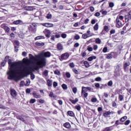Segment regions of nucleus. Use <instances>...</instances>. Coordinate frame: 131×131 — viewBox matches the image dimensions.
<instances>
[{"label":"nucleus","instance_id":"nucleus-22","mask_svg":"<svg viewBox=\"0 0 131 131\" xmlns=\"http://www.w3.org/2000/svg\"><path fill=\"white\" fill-rule=\"evenodd\" d=\"M35 45L37 46V47H43V46H45V42H36Z\"/></svg>","mask_w":131,"mask_h":131},{"label":"nucleus","instance_id":"nucleus-55","mask_svg":"<svg viewBox=\"0 0 131 131\" xmlns=\"http://www.w3.org/2000/svg\"><path fill=\"white\" fill-rule=\"evenodd\" d=\"M108 5L110 8H113V7H114V3L113 2H110Z\"/></svg>","mask_w":131,"mask_h":131},{"label":"nucleus","instance_id":"nucleus-18","mask_svg":"<svg viewBox=\"0 0 131 131\" xmlns=\"http://www.w3.org/2000/svg\"><path fill=\"white\" fill-rule=\"evenodd\" d=\"M47 85L48 86H52V85H53V80H51V79H48L47 80Z\"/></svg>","mask_w":131,"mask_h":131},{"label":"nucleus","instance_id":"nucleus-10","mask_svg":"<svg viewBox=\"0 0 131 131\" xmlns=\"http://www.w3.org/2000/svg\"><path fill=\"white\" fill-rule=\"evenodd\" d=\"M129 20H131V10L125 16V22H128Z\"/></svg>","mask_w":131,"mask_h":131},{"label":"nucleus","instance_id":"nucleus-29","mask_svg":"<svg viewBox=\"0 0 131 131\" xmlns=\"http://www.w3.org/2000/svg\"><path fill=\"white\" fill-rule=\"evenodd\" d=\"M103 30H104V31H105V32L108 33V32H109L110 29H109V27H108L107 26H104Z\"/></svg>","mask_w":131,"mask_h":131},{"label":"nucleus","instance_id":"nucleus-16","mask_svg":"<svg viewBox=\"0 0 131 131\" xmlns=\"http://www.w3.org/2000/svg\"><path fill=\"white\" fill-rule=\"evenodd\" d=\"M126 119H127V116H124L120 119V121H121L122 123H124L123 122H125Z\"/></svg>","mask_w":131,"mask_h":131},{"label":"nucleus","instance_id":"nucleus-63","mask_svg":"<svg viewBox=\"0 0 131 131\" xmlns=\"http://www.w3.org/2000/svg\"><path fill=\"white\" fill-rule=\"evenodd\" d=\"M95 88H97V89H100V84L99 83H95Z\"/></svg>","mask_w":131,"mask_h":131},{"label":"nucleus","instance_id":"nucleus-35","mask_svg":"<svg viewBox=\"0 0 131 131\" xmlns=\"http://www.w3.org/2000/svg\"><path fill=\"white\" fill-rule=\"evenodd\" d=\"M86 92H88L87 87H82L81 93H86Z\"/></svg>","mask_w":131,"mask_h":131},{"label":"nucleus","instance_id":"nucleus-57","mask_svg":"<svg viewBox=\"0 0 131 131\" xmlns=\"http://www.w3.org/2000/svg\"><path fill=\"white\" fill-rule=\"evenodd\" d=\"M73 93H74V94H76V93H77V88H76V87H74L73 89Z\"/></svg>","mask_w":131,"mask_h":131},{"label":"nucleus","instance_id":"nucleus-7","mask_svg":"<svg viewBox=\"0 0 131 131\" xmlns=\"http://www.w3.org/2000/svg\"><path fill=\"white\" fill-rule=\"evenodd\" d=\"M29 31L32 32V33H35L36 32V25L33 23L32 26H30L29 28Z\"/></svg>","mask_w":131,"mask_h":131},{"label":"nucleus","instance_id":"nucleus-48","mask_svg":"<svg viewBox=\"0 0 131 131\" xmlns=\"http://www.w3.org/2000/svg\"><path fill=\"white\" fill-rule=\"evenodd\" d=\"M14 45H16L17 47H19L20 46V42H19V41L15 40L14 42Z\"/></svg>","mask_w":131,"mask_h":131},{"label":"nucleus","instance_id":"nucleus-45","mask_svg":"<svg viewBox=\"0 0 131 131\" xmlns=\"http://www.w3.org/2000/svg\"><path fill=\"white\" fill-rule=\"evenodd\" d=\"M66 76L67 78H70V77H71V75L70 74V73L66 72Z\"/></svg>","mask_w":131,"mask_h":131},{"label":"nucleus","instance_id":"nucleus-41","mask_svg":"<svg viewBox=\"0 0 131 131\" xmlns=\"http://www.w3.org/2000/svg\"><path fill=\"white\" fill-rule=\"evenodd\" d=\"M129 123H130V120H127L125 121L123 124H124L125 125H128V124H129Z\"/></svg>","mask_w":131,"mask_h":131},{"label":"nucleus","instance_id":"nucleus-47","mask_svg":"<svg viewBox=\"0 0 131 131\" xmlns=\"http://www.w3.org/2000/svg\"><path fill=\"white\" fill-rule=\"evenodd\" d=\"M98 99H97V98H92L91 99V102H92V103H96Z\"/></svg>","mask_w":131,"mask_h":131},{"label":"nucleus","instance_id":"nucleus-12","mask_svg":"<svg viewBox=\"0 0 131 131\" xmlns=\"http://www.w3.org/2000/svg\"><path fill=\"white\" fill-rule=\"evenodd\" d=\"M42 26H44L45 27L47 28H51V27H54V25L53 24L49 23H45L42 24Z\"/></svg>","mask_w":131,"mask_h":131},{"label":"nucleus","instance_id":"nucleus-9","mask_svg":"<svg viewBox=\"0 0 131 131\" xmlns=\"http://www.w3.org/2000/svg\"><path fill=\"white\" fill-rule=\"evenodd\" d=\"M60 33H61V32H59L58 33H56L55 35H52L51 36V40L54 41H55V38H60V37H61V34H60Z\"/></svg>","mask_w":131,"mask_h":131},{"label":"nucleus","instance_id":"nucleus-17","mask_svg":"<svg viewBox=\"0 0 131 131\" xmlns=\"http://www.w3.org/2000/svg\"><path fill=\"white\" fill-rule=\"evenodd\" d=\"M43 56L45 58H50L51 57V52L49 51L46 52L44 53Z\"/></svg>","mask_w":131,"mask_h":131},{"label":"nucleus","instance_id":"nucleus-5","mask_svg":"<svg viewBox=\"0 0 131 131\" xmlns=\"http://www.w3.org/2000/svg\"><path fill=\"white\" fill-rule=\"evenodd\" d=\"M70 56V55H69V53L67 52L64 53L60 56V60L63 61L64 60H67V59H68V58H69Z\"/></svg>","mask_w":131,"mask_h":131},{"label":"nucleus","instance_id":"nucleus-62","mask_svg":"<svg viewBox=\"0 0 131 131\" xmlns=\"http://www.w3.org/2000/svg\"><path fill=\"white\" fill-rule=\"evenodd\" d=\"M39 103H40V104H43V103H45V101L44 100V99H40L38 101Z\"/></svg>","mask_w":131,"mask_h":131},{"label":"nucleus","instance_id":"nucleus-14","mask_svg":"<svg viewBox=\"0 0 131 131\" xmlns=\"http://www.w3.org/2000/svg\"><path fill=\"white\" fill-rule=\"evenodd\" d=\"M32 95L35 99H40V98H41V95H37V93L36 92H33Z\"/></svg>","mask_w":131,"mask_h":131},{"label":"nucleus","instance_id":"nucleus-13","mask_svg":"<svg viewBox=\"0 0 131 131\" xmlns=\"http://www.w3.org/2000/svg\"><path fill=\"white\" fill-rule=\"evenodd\" d=\"M13 24H14L15 25H19V24L20 25H22V24H23V21L20 19L14 20L13 21Z\"/></svg>","mask_w":131,"mask_h":131},{"label":"nucleus","instance_id":"nucleus-31","mask_svg":"<svg viewBox=\"0 0 131 131\" xmlns=\"http://www.w3.org/2000/svg\"><path fill=\"white\" fill-rule=\"evenodd\" d=\"M118 99H119V101H123V100L124 99V96L121 94H120V95H119Z\"/></svg>","mask_w":131,"mask_h":131},{"label":"nucleus","instance_id":"nucleus-28","mask_svg":"<svg viewBox=\"0 0 131 131\" xmlns=\"http://www.w3.org/2000/svg\"><path fill=\"white\" fill-rule=\"evenodd\" d=\"M4 29L5 31L7 33H9L10 32V28L7 26H4Z\"/></svg>","mask_w":131,"mask_h":131},{"label":"nucleus","instance_id":"nucleus-60","mask_svg":"<svg viewBox=\"0 0 131 131\" xmlns=\"http://www.w3.org/2000/svg\"><path fill=\"white\" fill-rule=\"evenodd\" d=\"M101 80H102V78L100 77H98L95 78L96 81H101Z\"/></svg>","mask_w":131,"mask_h":131},{"label":"nucleus","instance_id":"nucleus-21","mask_svg":"<svg viewBox=\"0 0 131 131\" xmlns=\"http://www.w3.org/2000/svg\"><path fill=\"white\" fill-rule=\"evenodd\" d=\"M16 117L18 120H21V121H23V122H25V119L23 118L22 116L20 115H17Z\"/></svg>","mask_w":131,"mask_h":131},{"label":"nucleus","instance_id":"nucleus-46","mask_svg":"<svg viewBox=\"0 0 131 131\" xmlns=\"http://www.w3.org/2000/svg\"><path fill=\"white\" fill-rule=\"evenodd\" d=\"M107 85L108 86H112V85H113V81H112V80L108 81L107 83Z\"/></svg>","mask_w":131,"mask_h":131},{"label":"nucleus","instance_id":"nucleus-34","mask_svg":"<svg viewBox=\"0 0 131 131\" xmlns=\"http://www.w3.org/2000/svg\"><path fill=\"white\" fill-rule=\"evenodd\" d=\"M98 29H99V24L96 23L94 27V30L95 31H97V30H98Z\"/></svg>","mask_w":131,"mask_h":131},{"label":"nucleus","instance_id":"nucleus-43","mask_svg":"<svg viewBox=\"0 0 131 131\" xmlns=\"http://www.w3.org/2000/svg\"><path fill=\"white\" fill-rule=\"evenodd\" d=\"M36 102V99H31L30 100V104H34Z\"/></svg>","mask_w":131,"mask_h":131},{"label":"nucleus","instance_id":"nucleus-20","mask_svg":"<svg viewBox=\"0 0 131 131\" xmlns=\"http://www.w3.org/2000/svg\"><path fill=\"white\" fill-rule=\"evenodd\" d=\"M57 49L58 51H61V50H63V46L61 43H58L57 45Z\"/></svg>","mask_w":131,"mask_h":131},{"label":"nucleus","instance_id":"nucleus-11","mask_svg":"<svg viewBox=\"0 0 131 131\" xmlns=\"http://www.w3.org/2000/svg\"><path fill=\"white\" fill-rule=\"evenodd\" d=\"M10 95L13 98H15L17 97V92L14 89H11L10 90Z\"/></svg>","mask_w":131,"mask_h":131},{"label":"nucleus","instance_id":"nucleus-24","mask_svg":"<svg viewBox=\"0 0 131 131\" xmlns=\"http://www.w3.org/2000/svg\"><path fill=\"white\" fill-rule=\"evenodd\" d=\"M70 102H71L72 104H75L77 102H78V98H75V100H73L72 99H69Z\"/></svg>","mask_w":131,"mask_h":131},{"label":"nucleus","instance_id":"nucleus-33","mask_svg":"<svg viewBox=\"0 0 131 131\" xmlns=\"http://www.w3.org/2000/svg\"><path fill=\"white\" fill-rule=\"evenodd\" d=\"M83 64L86 68H89V67H90V63L87 61H84Z\"/></svg>","mask_w":131,"mask_h":131},{"label":"nucleus","instance_id":"nucleus-51","mask_svg":"<svg viewBox=\"0 0 131 131\" xmlns=\"http://www.w3.org/2000/svg\"><path fill=\"white\" fill-rule=\"evenodd\" d=\"M87 50L89 52H93V48L91 47V46H88Z\"/></svg>","mask_w":131,"mask_h":131},{"label":"nucleus","instance_id":"nucleus-50","mask_svg":"<svg viewBox=\"0 0 131 131\" xmlns=\"http://www.w3.org/2000/svg\"><path fill=\"white\" fill-rule=\"evenodd\" d=\"M61 87L62 88L63 90H67V85L66 84H62L61 85Z\"/></svg>","mask_w":131,"mask_h":131},{"label":"nucleus","instance_id":"nucleus-64","mask_svg":"<svg viewBox=\"0 0 131 131\" xmlns=\"http://www.w3.org/2000/svg\"><path fill=\"white\" fill-rule=\"evenodd\" d=\"M111 127H106L103 131H111V128H110Z\"/></svg>","mask_w":131,"mask_h":131},{"label":"nucleus","instance_id":"nucleus-19","mask_svg":"<svg viewBox=\"0 0 131 131\" xmlns=\"http://www.w3.org/2000/svg\"><path fill=\"white\" fill-rule=\"evenodd\" d=\"M67 114L68 115L70 116L71 117H74V116H75L74 113L71 111H68Z\"/></svg>","mask_w":131,"mask_h":131},{"label":"nucleus","instance_id":"nucleus-56","mask_svg":"<svg viewBox=\"0 0 131 131\" xmlns=\"http://www.w3.org/2000/svg\"><path fill=\"white\" fill-rule=\"evenodd\" d=\"M48 74H49V71L46 70L43 72V75H45V76H48Z\"/></svg>","mask_w":131,"mask_h":131},{"label":"nucleus","instance_id":"nucleus-4","mask_svg":"<svg viewBox=\"0 0 131 131\" xmlns=\"http://www.w3.org/2000/svg\"><path fill=\"white\" fill-rule=\"evenodd\" d=\"M124 17L122 15H118L117 16L116 20L115 21V24H116V27L117 28H121L123 26L122 21Z\"/></svg>","mask_w":131,"mask_h":131},{"label":"nucleus","instance_id":"nucleus-52","mask_svg":"<svg viewBox=\"0 0 131 131\" xmlns=\"http://www.w3.org/2000/svg\"><path fill=\"white\" fill-rule=\"evenodd\" d=\"M88 35L86 34H83L82 35V38H83V39H86V38H88Z\"/></svg>","mask_w":131,"mask_h":131},{"label":"nucleus","instance_id":"nucleus-44","mask_svg":"<svg viewBox=\"0 0 131 131\" xmlns=\"http://www.w3.org/2000/svg\"><path fill=\"white\" fill-rule=\"evenodd\" d=\"M100 13H102V15H107V11L104 9L100 10Z\"/></svg>","mask_w":131,"mask_h":131},{"label":"nucleus","instance_id":"nucleus-54","mask_svg":"<svg viewBox=\"0 0 131 131\" xmlns=\"http://www.w3.org/2000/svg\"><path fill=\"white\" fill-rule=\"evenodd\" d=\"M53 84V88H54V89H56L57 88V86L58 85V82L54 81Z\"/></svg>","mask_w":131,"mask_h":131},{"label":"nucleus","instance_id":"nucleus-58","mask_svg":"<svg viewBox=\"0 0 131 131\" xmlns=\"http://www.w3.org/2000/svg\"><path fill=\"white\" fill-rule=\"evenodd\" d=\"M107 51L108 48L107 47H104L102 50L103 53H107Z\"/></svg>","mask_w":131,"mask_h":131},{"label":"nucleus","instance_id":"nucleus-30","mask_svg":"<svg viewBox=\"0 0 131 131\" xmlns=\"http://www.w3.org/2000/svg\"><path fill=\"white\" fill-rule=\"evenodd\" d=\"M122 124H123V123H122L121 122L120 120H118L116 121L115 123V125H116V126H117V125H122Z\"/></svg>","mask_w":131,"mask_h":131},{"label":"nucleus","instance_id":"nucleus-1","mask_svg":"<svg viewBox=\"0 0 131 131\" xmlns=\"http://www.w3.org/2000/svg\"><path fill=\"white\" fill-rule=\"evenodd\" d=\"M8 60V65L10 67L9 71L7 72V75H8V79L13 80V79L16 78L17 74L16 73L15 69H17V68H19V67H20V62H12V59H10V56L7 55L5 56L4 60L1 62V66H2V67H5L6 64H7Z\"/></svg>","mask_w":131,"mask_h":131},{"label":"nucleus","instance_id":"nucleus-61","mask_svg":"<svg viewBox=\"0 0 131 131\" xmlns=\"http://www.w3.org/2000/svg\"><path fill=\"white\" fill-rule=\"evenodd\" d=\"M93 50L94 51H97V50H98V45H93Z\"/></svg>","mask_w":131,"mask_h":131},{"label":"nucleus","instance_id":"nucleus-37","mask_svg":"<svg viewBox=\"0 0 131 131\" xmlns=\"http://www.w3.org/2000/svg\"><path fill=\"white\" fill-rule=\"evenodd\" d=\"M108 115H110V111L105 112L103 113L104 117H107Z\"/></svg>","mask_w":131,"mask_h":131},{"label":"nucleus","instance_id":"nucleus-3","mask_svg":"<svg viewBox=\"0 0 131 131\" xmlns=\"http://www.w3.org/2000/svg\"><path fill=\"white\" fill-rule=\"evenodd\" d=\"M34 70H34L33 68H25L21 72V75L23 76H27V75H29V74H30L31 79L33 80V79L35 78V75H34V74L32 73V72H34Z\"/></svg>","mask_w":131,"mask_h":131},{"label":"nucleus","instance_id":"nucleus-6","mask_svg":"<svg viewBox=\"0 0 131 131\" xmlns=\"http://www.w3.org/2000/svg\"><path fill=\"white\" fill-rule=\"evenodd\" d=\"M130 66V62L127 61L124 62L123 64V70L125 72H126L128 70V67Z\"/></svg>","mask_w":131,"mask_h":131},{"label":"nucleus","instance_id":"nucleus-40","mask_svg":"<svg viewBox=\"0 0 131 131\" xmlns=\"http://www.w3.org/2000/svg\"><path fill=\"white\" fill-rule=\"evenodd\" d=\"M81 96H83V98H88L89 94L86 92H84V93H82V92H81Z\"/></svg>","mask_w":131,"mask_h":131},{"label":"nucleus","instance_id":"nucleus-25","mask_svg":"<svg viewBox=\"0 0 131 131\" xmlns=\"http://www.w3.org/2000/svg\"><path fill=\"white\" fill-rule=\"evenodd\" d=\"M106 59H112L113 58V54L112 53H108V54H106Z\"/></svg>","mask_w":131,"mask_h":131},{"label":"nucleus","instance_id":"nucleus-23","mask_svg":"<svg viewBox=\"0 0 131 131\" xmlns=\"http://www.w3.org/2000/svg\"><path fill=\"white\" fill-rule=\"evenodd\" d=\"M25 9L26 11H33V7L32 6H26Z\"/></svg>","mask_w":131,"mask_h":131},{"label":"nucleus","instance_id":"nucleus-8","mask_svg":"<svg viewBox=\"0 0 131 131\" xmlns=\"http://www.w3.org/2000/svg\"><path fill=\"white\" fill-rule=\"evenodd\" d=\"M43 33L45 34V36L47 38H50L51 37V31L50 30H48L47 29H45L44 31H43Z\"/></svg>","mask_w":131,"mask_h":131},{"label":"nucleus","instance_id":"nucleus-36","mask_svg":"<svg viewBox=\"0 0 131 131\" xmlns=\"http://www.w3.org/2000/svg\"><path fill=\"white\" fill-rule=\"evenodd\" d=\"M95 38H91L87 41V45H89V43H91V42H95Z\"/></svg>","mask_w":131,"mask_h":131},{"label":"nucleus","instance_id":"nucleus-42","mask_svg":"<svg viewBox=\"0 0 131 131\" xmlns=\"http://www.w3.org/2000/svg\"><path fill=\"white\" fill-rule=\"evenodd\" d=\"M72 71H73V72H74V73H75V74H79V73L78 71L77 70H76L75 68H73L72 69Z\"/></svg>","mask_w":131,"mask_h":131},{"label":"nucleus","instance_id":"nucleus-39","mask_svg":"<svg viewBox=\"0 0 131 131\" xmlns=\"http://www.w3.org/2000/svg\"><path fill=\"white\" fill-rule=\"evenodd\" d=\"M54 74L56 75H61V73L60 72V71L56 70L54 71Z\"/></svg>","mask_w":131,"mask_h":131},{"label":"nucleus","instance_id":"nucleus-2","mask_svg":"<svg viewBox=\"0 0 131 131\" xmlns=\"http://www.w3.org/2000/svg\"><path fill=\"white\" fill-rule=\"evenodd\" d=\"M29 58L30 60H32V61H35L36 62H39L40 63H37L36 65L33 67V69L36 71H38L39 69L40 68H42V67H46L47 65V62H46V58H41L40 55H35L33 56L32 54H29Z\"/></svg>","mask_w":131,"mask_h":131},{"label":"nucleus","instance_id":"nucleus-59","mask_svg":"<svg viewBox=\"0 0 131 131\" xmlns=\"http://www.w3.org/2000/svg\"><path fill=\"white\" fill-rule=\"evenodd\" d=\"M89 10L90 11V12H94V11H95V8H94V7L91 6L89 8Z\"/></svg>","mask_w":131,"mask_h":131},{"label":"nucleus","instance_id":"nucleus-49","mask_svg":"<svg viewBox=\"0 0 131 131\" xmlns=\"http://www.w3.org/2000/svg\"><path fill=\"white\" fill-rule=\"evenodd\" d=\"M115 32L116 31L114 30V29H112L110 32V35L115 34Z\"/></svg>","mask_w":131,"mask_h":131},{"label":"nucleus","instance_id":"nucleus-32","mask_svg":"<svg viewBox=\"0 0 131 131\" xmlns=\"http://www.w3.org/2000/svg\"><path fill=\"white\" fill-rule=\"evenodd\" d=\"M95 42L96 43H97L98 45H101V42H102L101 41V39H100V38H97L96 39H95Z\"/></svg>","mask_w":131,"mask_h":131},{"label":"nucleus","instance_id":"nucleus-26","mask_svg":"<svg viewBox=\"0 0 131 131\" xmlns=\"http://www.w3.org/2000/svg\"><path fill=\"white\" fill-rule=\"evenodd\" d=\"M46 38L43 36H37L35 38V40H38V39H45Z\"/></svg>","mask_w":131,"mask_h":131},{"label":"nucleus","instance_id":"nucleus-38","mask_svg":"<svg viewBox=\"0 0 131 131\" xmlns=\"http://www.w3.org/2000/svg\"><path fill=\"white\" fill-rule=\"evenodd\" d=\"M75 109H76V110H77L78 111H80V110H81V107L79 105H76L75 106Z\"/></svg>","mask_w":131,"mask_h":131},{"label":"nucleus","instance_id":"nucleus-53","mask_svg":"<svg viewBox=\"0 0 131 131\" xmlns=\"http://www.w3.org/2000/svg\"><path fill=\"white\" fill-rule=\"evenodd\" d=\"M69 66L71 67V68H74V67H75V64H74V63L73 62H71L69 64Z\"/></svg>","mask_w":131,"mask_h":131},{"label":"nucleus","instance_id":"nucleus-27","mask_svg":"<svg viewBox=\"0 0 131 131\" xmlns=\"http://www.w3.org/2000/svg\"><path fill=\"white\" fill-rule=\"evenodd\" d=\"M95 59H97V57L93 56H90L88 58V61L90 62L93 61V60H95Z\"/></svg>","mask_w":131,"mask_h":131},{"label":"nucleus","instance_id":"nucleus-15","mask_svg":"<svg viewBox=\"0 0 131 131\" xmlns=\"http://www.w3.org/2000/svg\"><path fill=\"white\" fill-rule=\"evenodd\" d=\"M63 126H64V127H65L66 128L69 129L70 128V127H71V124H70V123L67 122L63 123Z\"/></svg>","mask_w":131,"mask_h":131}]
</instances>
